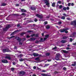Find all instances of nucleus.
I'll return each mask as SVG.
<instances>
[{
  "label": "nucleus",
  "mask_w": 76,
  "mask_h": 76,
  "mask_svg": "<svg viewBox=\"0 0 76 76\" xmlns=\"http://www.w3.org/2000/svg\"><path fill=\"white\" fill-rule=\"evenodd\" d=\"M25 72L23 71L20 72L18 73V75H19V76H24V75H25Z\"/></svg>",
  "instance_id": "obj_1"
},
{
  "label": "nucleus",
  "mask_w": 76,
  "mask_h": 76,
  "mask_svg": "<svg viewBox=\"0 0 76 76\" xmlns=\"http://www.w3.org/2000/svg\"><path fill=\"white\" fill-rule=\"evenodd\" d=\"M5 58H6L7 59H8V60H11V57L10 56H9V55H7L5 57Z\"/></svg>",
  "instance_id": "obj_2"
},
{
  "label": "nucleus",
  "mask_w": 76,
  "mask_h": 76,
  "mask_svg": "<svg viewBox=\"0 0 76 76\" xmlns=\"http://www.w3.org/2000/svg\"><path fill=\"white\" fill-rule=\"evenodd\" d=\"M30 9L33 10H36V7H35L34 5H32V7H31Z\"/></svg>",
  "instance_id": "obj_3"
},
{
  "label": "nucleus",
  "mask_w": 76,
  "mask_h": 76,
  "mask_svg": "<svg viewBox=\"0 0 76 76\" xmlns=\"http://www.w3.org/2000/svg\"><path fill=\"white\" fill-rule=\"evenodd\" d=\"M16 39H17V41H18L19 42H20L21 41H22V39L19 37H15Z\"/></svg>",
  "instance_id": "obj_4"
},
{
  "label": "nucleus",
  "mask_w": 76,
  "mask_h": 76,
  "mask_svg": "<svg viewBox=\"0 0 76 76\" xmlns=\"http://www.w3.org/2000/svg\"><path fill=\"white\" fill-rule=\"evenodd\" d=\"M1 61L3 63H8V61L6 59H3Z\"/></svg>",
  "instance_id": "obj_5"
},
{
  "label": "nucleus",
  "mask_w": 76,
  "mask_h": 76,
  "mask_svg": "<svg viewBox=\"0 0 76 76\" xmlns=\"http://www.w3.org/2000/svg\"><path fill=\"white\" fill-rule=\"evenodd\" d=\"M36 16L38 17V18H40V19H42V18H43V17L41 15H39L38 14H37L36 15Z\"/></svg>",
  "instance_id": "obj_6"
},
{
  "label": "nucleus",
  "mask_w": 76,
  "mask_h": 76,
  "mask_svg": "<svg viewBox=\"0 0 76 76\" xmlns=\"http://www.w3.org/2000/svg\"><path fill=\"white\" fill-rule=\"evenodd\" d=\"M20 31V30H17L16 31H14V32L10 34V35H15V34H16V32H18V31Z\"/></svg>",
  "instance_id": "obj_7"
},
{
  "label": "nucleus",
  "mask_w": 76,
  "mask_h": 76,
  "mask_svg": "<svg viewBox=\"0 0 76 76\" xmlns=\"http://www.w3.org/2000/svg\"><path fill=\"white\" fill-rule=\"evenodd\" d=\"M67 29H69V28H65L64 29H60L59 30V31H60V32H64L66 30H67Z\"/></svg>",
  "instance_id": "obj_8"
},
{
  "label": "nucleus",
  "mask_w": 76,
  "mask_h": 76,
  "mask_svg": "<svg viewBox=\"0 0 76 76\" xmlns=\"http://www.w3.org/2000/svg\"><path fill=\"white\" fill-rule=\"evenodd\" d=\"M3 51L4 53H5V52H9V51L10 52L11 51H9L7 49H4L3 50Z\"/></svg>",
  "instance_id": "obj_9"
},
{
  "label": "nucleus",
  "mask_w": 76,
  "mask_h": 76,
  "mask_svg": "<svg viewBox=\"0 0 76 76\" xmlns=\"http://www.w3.org/2000/svg\"><path fill=\"white\" fill-rule=\"evenodd\" d=\"M35 38H31L29 39V41H35Z\"/></svg>",
  "instance_id": "obj_10"
},
{
  "label": "nucleus",
  "mask_w": 76,
  "mask_h": 76,
  "mask_svg": "<svg viewBox=\"0 0 76 76\" xmlns=\"http://www.w3.org/2000/svg\"><path fill=\"white\" fill-rule=\"evenodd\" d=\"M41 75L43 76H51L50 75H49L45 74H42Z\"/></svg>",
  "instance_id": "obj_11"
},
{
  "label": "nucleus",
  "mask_w": 76,
  "mask_h": 76,
  "mask_svg": "<svg viewBox=\"0 0 76 76\" xmlns=\"http://www.w3.org/2000/svg\"><path fill=\"white\" fill-rule=\"evenodd\" d=\"M26 60V58H24V59H23L22 58H20V59H19V61H24V60Z\"/></svg>",
  "instance_id": "obj_12"
},
{
  "label": "nucleus",
  "mask_w": 76,
  "mask_h": 76,
  "mask_svg": "<svg viewBox=\"0 0 76 76\" xmlns=\"http://www.w3.org/2000/svg\"><path fill=\"white\" fill-rule=\"evenodd\" d=\"M35 60H36V61H39L40 60V59H39V57H37V58H35Z\"/></svg>",
  "instance_id": "obj_13"
},
{
  "label": "nucleus",
  "mask_w": 76,
  "mask_h": 76,
  "mask_svg": "<svg viewBox=\"0 0 76 76\" xmlns=\"http://www.w3.org/2000/svg\"><path fill=\"white\" fill-rule=\"evenodd\" d=\"M73 63L72 64V66H76V61H75L74 62H73Z\"/></svg>",
  "instance_id": "obj_14"
},
{
  "label": "nucleus",
  "mask_w": 76,
  "mask_h": 76,
  "mask_svg": "<svg viewBox=\"0 0 76 76\" xmlns=\"http://www.w3.org/2000/svg\"><path fill=\"white\" fill-rule=\"evenodd\" d=\"M63 52L64 53H65L66 54H67V53H69L68 52V51H66L65 50H62Z\"/></svg>",
  "instance_id": "obj_15"
},
{
  "label": "nucleus",
  "mask_w": 76,
  "mask_h": 76,
  "mask_svg": "<svg viewBox=\"0 0 76 76\" xmlns=\"http://www.w3.org/2000/svg\"><path fill=\"white\" fill-rule=\"evenodd\" d=\"M21 11L22 12H26V11L24 9H21Z\"/></svg>",
  "instance_id": "obj_16"
},
{
  "label": "nucleus",
  "mask_w": 76,
  "mask_h": 76,
  "mask_svg": "<svg viewBox=\"0 0 76 76\" xmlns=\"http://www.w3.org/2000/svg\"><path fill=\"white\" fill-rule=\"evenodd\" d=\"M33 56H34L35 57L37 56H39V54L38 53H34Z\"/></svg>",
  "instance_id": "obj_17"
},
{
  "label": "nucleus",
  "mask_w": 76,
  "mask_h": 76,
  "mask_svg": "<svg viewBox=\"0 0 76 76\" xmlns=\"http://www.w3.org/2000/svg\"><path fill=\"white\" fill-rule=\"evenodd\" d=\"M8 29L7 28H3V31H7Z\"/></svg>",
  "instance_id": "obj_18"
},
{
  "label": "nucleus",
  "mask_w": 76,
  "mask_h": 76,
  "mask_svg": "<svg viewBox=\"0 0 76 76\" xmlns=\"http://www.w3.org/2000/svg\"><path fill=\"white\" fill-rule=\"evenodd\" d=\"M50 55V53H47L45 54L46 56H49Z\"/></svg>",
  "instance_id": "obj_19"
},
{
  "label": "nucleus",
  "mask_w": 76,
  "mask_h": 76,
  "mask_svg": "<svg viewBox=\"0 0 76 76\" xmlns=\"http://www.w3.org/2000/svg\"><path fill=\"white\" fill-rule=\"evenodd\" d=\"M66 40H62V41H61V42L62 43H66Z\"/></svg>",
  "instance_id": "obj_20"
},
{
  "label": "nucleus",
  "mask_w": 76,
  "mask_h": 76,
  "mask_svg": "<svg viewBox=\"0 0 76 76\" xmlns=\"http://www.w3.org/2000/svg\"><path fill=\"white\" fill-rule=\"evenodd\" d=\"M6 27L7 28V29H9V28H10V25H8Z\"/></svg>",
  "instance_id": "obj_21"
},
{
  "label": "nucleus",
  "mask_w": 76,
  "mask_h": 76,
  "mask_svg": "<svg viewBox=\"0 0 76 76\" xmlns=\"http://www.w3.org/2000/svg\"><path fill=\"white\" fill-rule=\"evenodd\" d=\"M71 25H75V21H74L73 22H71Z\"/></svg>",
  "instance_id": "obj_22"
},
{
  "label": "nucleus",
  "mask_w": 76,
  "mask_h": 76,
  "mask_svg": "<svg viewBox=\"0 0 76 76\" xmlns=\"http://www.w3.org/2000/svg\"><path fill=\"white\" fill-rule=\"evenodd\" d=\"M35 35H34V37H38V36L39 35V33H38V34H35Z\"/></svg>",
  "instance_id": "obj_23"
},
{
  "label": "nucleus",
  "mask_w": 76,
  "mask_h": 76,
  "mask_svg": "<svg viewBox=\"0 0 76 76\" xmlns=\"http://www.w3.org/2000/svg\"><path fill=\"white\" fill-rule=\"evenodd\" d=\"M18 56L20 57V58H21V57H23V55L20 54Z\"/></svg>",
  "instance_id": "obj_24"
},
{
  "label": "nucleus",
  "mask_w": 76,
  "mask_h": 76,
  "mask_svg": "<svg viewBox=\"0 0 76 76\" xmlns=\"http://www.w3.org/2000/svg\"><path fill=\"white\" fill-rule=\"evenodd\" d=\"M56 57H58L60 58V54L59 53H57L56 54Z\"/></svg>",
  "instance_id": "obj_25"
},
{
  "label": "nucleus",
  "mask_w": 76,
  "mask_h": 76,
  "mask_svg": "<svg viewBox=\"0 0 76 76\" xmlns=\"http://www.w3.org/2000/svg\"><path fill=\"white\" fill-rule=\"evenodd\" d=\"M46 5L47 6H48V7H50V3H49L48 2L46 3Z\"/></svg>",
  "instance_id": "obj_26"
},
{
  "label": "nucleus",
  "mask_w": 76,
  "mask_h": 76,
  "mask_svg": "<svg viewBox=\"0 0 76 76\" xmlns=\"http://www.w3.org/2000/svg\"><path fill=\"white\" fill-rule=\"evenodd\" d=\"M55 2H53L52 5V6H53V7H55Z\"/></svg>",
  "instance_id": "obj_27"
},
{
  "label": "nucleus",
  "mask_w": 76,
  "mask_h": 76,
  "mask_svg": "<svg viewBox=\"0 0 76 76\" xmlns=\"http://www.w3.org/2000/svg\"><path fill=\"white\" fill-rule=\"evenodd\" d=\"M59 57H58L57 56H56V60H59Z\"/></svg>",
  "instance_id": "obj_28"
},
{
  "label": "nucleus",
  "mask_w": 76,
  "mask_h": 76,
  "mask_svg": "<svg viewBox=\"0 0 76 76\" xmlns=\"http://www.w3.org/2000/svg\"><path fill=\"white\" fill-rule=\"evenodd\" d=\"M46 28L47 29H49V28H50V26H46Z\"/></svg>",
  "instance_id": "obj_29"
},
{
  "label": "nucleus",
  "mask_w": 76,
  "mask_h": 76,
  "mask_svg": "<svg viewBox=\"0 0 76 76\" xmlns=\"http://www.w3.org/2000/svg\"><path fill=\"white\" fill-rule=\"evenodd\" d=\"M74 35H75V34H73L72 35H71L70 36V37H74Z\"/></svg>",
  "instance_id": "obj_30"
},
{
  "label": "nucleus",
  "mask_w": 76,
  "mask_h": 76,
  "mask_svg": "<svg viewBox=\"0 0 76 76\" xmlns=\"http://www.w3.org/2000/svg\"><path fill=\"white\" fill-rule=\"evenodd\" d=\"M34 31H31V30H29L27 31L28 32V33H30V32H33Z\"/></svg>",
  "instance_id": "obj_31"
},
{
  "label": "nucleus",
  "mask_w": 76,
  "mask_h": 76,
  "mask_svg": "<svg viewBox=\"0 0 76 76\" xmlns=\"http://www.w3.org/2000/svg\"><path fill=\"white\" fill-rule=\"evenodd\" d=\"M1 5L3 6H6V4L5 3H3Z\"/></svg>",
  "instance_id": "obj_32"
},
{
  "label": "nucleus",
  "mask_w": 76,
  "mask_h": 76,
  "mask_svg": "<svg viewBox=\"0 0 76 76\" xmlns=\"http://www.w3.org/2000/svg\"><path fill=\"white\" fill-rule=\"evenodd\" d=\"M61 19H65V17H64V16H62V17H61Z\"/></svg>",
  "instance_id": "obj_33"
},
{
  "label": "nucleus",
  "mask_w": 76,
  "mask_h": 76,
  "mask_svg": "<svg viewBox=\"0 0 76 76\" xmlns=\"http://www.w3.org/2000/svg\"><path fill=\"white\" fill-rule=\"evenodd\" d=\"M40 40H39V41L40 42H43V41H43V39L42 38H40Z\"/></svg>",
  "instance_id": "obj_34"
},
{
  "label": "nucleus",
  "mask_w": 76,
  "mask_h": 76,
  "mask_svg": "<svg viewBox=\"0 0 76 76\" xmlns=\"http://www.w3.org/2000/svg\"><path fill=\"white\" fill-rule=\"evenodd\" d=\"M50 64H45V67H47V66H49Z\"/></svg>",
  "instance_id": "obj_35"
},
{
  "label": "nucleus",
  "mask_w": 76,
  "mask_h": 76,
  "mask_svg": "<svg viewBox=\"0 0 76 76\" xmlns=\"http://www.w3.org/2000/svg\"><path fill=\"white\" fill-rule=\"evenodd\" d=\"M67 38V37L65 36V37H63V39H66V38Z\"/></svg>",
  "instance_id": "obj_36"
},
{
  "label": "nucleus",
  "mask_w": 76,
  "mask_h": 76,
  "mask_svg": "<svg viewBox=\"0 0 76 76\" xmlns=\"http://www.w3.org/2000/svg\"><path fill=\"white\" fill-rule=\"evenodd\" d=\"M67 30H69V29H67L64 32H65V33H68V31H67Z\"/></svg>",
  "instance_id": "obj_37"
},
{
  "label": "nucleus",
  "mask_w": 76,
  "mask_h": 76,
  "mask_svg": "<svg viewBox=\"0 0 76 76\" xmlns=\"http://www.w3.org/2000/svg\"><path fill=\"white\" fill-rule=\"evenodd\" d=\"M11 70H12V71H13L15 70V68H11Z\"/></svg>",
  "instance_id": "obj_38"
},
{
  "label": "nucleus",
  "mask_w": 76,
  "mask_h": 76,
  "mask_svg": "<svg viewBox=\"0 0 76 76\" xmlns=\"http://www.w3.org/2000/svg\"><path fill=\"white\" fill-rule=\"evenodd\" d=\"M63 15H64V16H66V17L68 16V15H66V14L65 13L63 14Z\"/></svg>",
  "instance_id": "obj_39"
},
{
  "label": "nucleus",
  "mask_w": 76,
  "mask_h": 76,
  "mask_svg": "<svg viewBox=\"0 0 76 76\" xmlns=\"http://www.w3.org/2000/svg\"><path fill=\"white\" fill-rule=\"evenodd\" d=\"M63 7V6L61 5H60L59 6V8L60 9H61L62 8V7Z\"/></svg>",
  "instance_id": "obj_40"
},
{
  "label": "nucleus",
  "mask_w": 76,
  "mask_h": 76,
  "mask_svg": "<svg viewBox=\"0 0 76 76\" xmlns=\"http://www.w3.org/2000/svg\"><path fill=\"white\" fill-rule=\"evenodd\" d=\"M35 34H33L31 35L30 37H34V36H35Z\"/></svg>",
  "instance_id": "obj_41"
},
{
  "label": "nucleus",
  "mask_w": 76,
  "mask_h": 76,
  "mask_svg": "<svg viewBox=\"0 0 76 76\" xmlns=\"http://www.w3.org/2000/svg\"><path fill=\"white\" fill-rule=\"evenodd\" d=\"M42 72H47V71L46 70H43L42 71Z\"/></svg>",
  "instance_id": "obj_42"
},
{
  "label": "nucleus",
  "mask_w": 76,
  "mask_h": 76,
  "mask_svg": "<svg viewBox=\"0 0 76 76\" xmlns=\"http://www.w3.org/2000/svg\"><path fill=\"white\" fill-rule=\"evenodd\" d=\"M69 41H70V42H72V41H73V39H72V38H70V39Z\"/></svg>",
  "instance_id": "obj_43"
},
{
  "label": "nucleus",
  "mask_w": 76,
  "mask_h": 76,
  "mask_svg": "<svg viewBox=\"0 0 76 76\" xmlns=\"http://www.w3.org/2000/svg\"><path fill=\"white\" fill-rule=\"evenodd\" d=\"M39 42V41H38V40H36L35 42L36 44H38V43Z\"/></svg>",
  "instance_id": "obj_44"
},
{
  "label": "nucleus",
  "mask_w": 76,
  "mask_h": 76,
  "mask_svg": "<svg viewBox=\"0 0 76 76\" xmlns=\"http://www.w3.org/2000/svg\"><path fill=\"white\" fill-rule=\"evenodd\" d=\"M63 10H66V7H64L63 8Z\"/></svg>",
  "instance_id": "obj_45"
},
{
  "label": "nucleus",
  "mask_w": 76,
  "mask_h": 76,
  "mask_svg": "<svg viewBox=\"0 0 76 76\" xmlns=\"http://www.w3.org/2000/svg\"><path fill=\"white\" fill-rule=\"evenodd\" d=\"M46 38H48V37H49V35H46L45 36Z\"/></svg>",
  "instance_id": "obj_46"
},
{
  "label": "nucleus",
  "mask_w": 76,
  "mask_h": 76,
  "mask_svg": "<svg viewBox=\"0 0 76 76\" xmlns=\"http://www.w3.org/2000/svg\"><path fill=\"white\" fill-rule=\"evenodd\" d=\"M47 38L46 37H45L44 38V39L43 40V41H44L45 40H46L47 39Z\"/></svg>",
  "instance_id": "obj_47"
},
{
  "label": "nucleus",
  "mask_w": 76,
  "mask_h": 76,
  "mask_svg": "<svg viewBox=\"0 0 76 76\" xmlns=\"http://www.w3.org/2000/svg\"><path fill=\"white\" fill-rule=\"evenodd\" d=\"M45 4L47 3H48V1H47V0H45Z\"/></svg>",
  "instance_id": "obj_48"
},
{
  "label": "nucleus",
  "mask_w": 76,
  "mask_h": 76,
  "mask_svg": "<svg viewBox=\"0 0 76 76\" xmlns=\"http://www.w3.org/2000/svg\"><path fill=\"white\" fill-rule=\"evenodd\" d=\"M21 15H23L24 16H25L26 15V14L25 13H23L21 14Z\"/></svg>",
  "instance_id": "obj_49"
},
{
  "label": "nucleus",
  "mask_w": 76,
  "mask_h": 76,
  "mask_svg": "<svg viewBox=\"0 0 76 76\" xmlns=\"http://www.w3.org/2000/svg\"><path fill=\"white\" fill-rule=\"evenodd\" d=\"M37 20L38 19H37V18H35L34 19V22H37Z\"/></svg>",
  "instance_id": "obj_50"
},
{
  "label": "nucleus",
  "mask_w": 76,
  "mask_h": 76,
  "mask_svg": "<svg viewBox=\"0 0 76 76\" xmlns=\"http://www.w3.org/2000/svg\"><path fill=\"white\" fill-rule=\"evenodd\" d=\"M16 6L18 7V6H19V4H16L15 5Z\"/></svg>",
  "instance_id": "obj_51"
},
{
  "label": "nucleus",
  "mask_w": 76,
  "mask_h": 76,
  "mask_svg": "<svg viewBox=\"0 0 76 76\" xmlns=\"http://www.w3.org/2000/svg\"><path fill=\"white\" fill-rule=\"evenodd\" d=\"M33 27L34 28V27H35L36 26H37V25H35V24H33Z\"/></svg>",
  "instance_id": "obj_52"
},
{
  "label": "nucleus",
  "mask_w": 76,
  "mask_h": 76,
  "mask_svg": "<svg viewBox=\"0 0 76 76\" xmlns=\"http://www.w3.org/2000/svg\"><path fill=\"white\" fill-rule=\"evenodd\" d=\"M63 70H66V69H66V68L64 67L63 68Z\"/></svg>",
  "instance_id": "obj_53"
},
{
  "label": "nucleus",
  "mask_w": 76,
  "mask_h": 76,
  "mask_svg": "<svg viewBox=\"0 0 76 76\" xmlns=\"http://www.w3.org/2000/svg\"><path fill=\"white\" fill-rule=\"evenodd\" d=\"M19 43V45H22V43L21 42H20Z\"/></svg>",
  "instance_id": "obj_54"
},
{
  "label": "nucleus",
  "mask_w": 76,
  "mask_h": 76,
  "mask_svg": "<svg viewBox=\"0 0 76 76\" xmlns=\"http://www.w3.org/2000/svg\"><path fill=\"white\" fill-rule=\"evenodd\" d=\"M57 49V47H55V48H53V50H56Z\"/></svg>",
  "instance_id": "obj_55"
},
{
  "label": "nucleus",
  "mask_w": 76,
  "mask_h": 76,
  "mask_svg": "<svg viewBox=\"0 0 76 76\" xmlns=\"http://www.w3.org/2000/svg\"><path fill=\"white\" fill-rule=\"evenodd\" d=\"M70 4H71V3H68V6H70Z\"/></svg>",
  "instance_id": "obj_56"
},
{
  "label": "nucleus",
  "mask_w": 76,
  "mask_h": 76,
  "mask_svg": "<svg viewBox=\"0 0 76 76\" xmlns=\"http://www.w3.org/2000/svg\"><path fill=\"white\" fill-rule=\"evenodd\" d=\"M58 24H61V21H59V22H58Z\"/></svg>",
  "instance_id": "obj_57"
},
{
  "label": "nucleus",
  "mask_w": 76,
  "mask_h": 76,
  "mask_svg": "<svg viewBox=\"0 0 76 76\" xmlns=\"http://www.w3.org/2000/svg\"><path fill=\"white\" fill-rule=\"evenodd\" d=\"M71 5L72 6H74V4H73V3H72L71 4Z\"/></svg>",
  "instance_id": "obj_58"
},
{
  "label": "nucleus",
  "mask_w": 76,
  "mask_h": 76,
  "mask_svg": "<svg viewBox=\"0 0 76 76\" xmlns=\"http://www.w3.org/2000/svg\"><path fill=\"white\" fill-rule=\"evenodd\" d=\"M46 18H48V19L50 18V16L48 15L47 17Z\"/></svg>",
  "instance_id": "obj_59"
},
{
  "label": "nucleus",
  "mask_w": 76,
  "mask_h": 76,
  "mask_svg": "<svg viewBox=\"0 0 76 76\" xmlns=\"http://www.w3.org/2000/svg\"><path fill=\"white\" fill-rule=\"evenodd\" d=\"M36 68H37V67L35 66H34L33 67V69H36Z\"/></svg>",
  "instance_id": "obj_60"
},
{
  "label": "nucleus",
  "mask_w": 76,
  "mask_h": 76,
  "mask_svg": "<svg viewBox=\"0 0 76 76\" xmlns=\"http://www.w3.org/2000/svg\"><path fill=\"white\" fill-rule=\"evenodd\" d=\"M58 2V3H59V4H60L61 3V1H59Z\"/></svg>",
  "instance_id": "obj_61"
},
{
  "label": "nucleus",
  "mask_w": 76,
  "mask_h": 76,
  "mask_svg": "<svg viewBox=\"0 0 76 76\" xmlns=\"http://www.w3.org/2000/svg\"><path fill=\"white\" fill-rule=\"evenodd\" d=\"M44 23L45 24H47L48 23L47 22V21L45 22Z\"/></svg>",
  "instance_id": "obj_62"
},
{
  "label": "nucleus",
  "mask_w": 76,
  "mask_h": 76,
  "mask_svg": "<svg viewBox=\"0 0 76 76\" xmlns=\"http://www.w3.org/2000/svg\"><path fill=\"white\" fill-rule=\"evenodd\" d=\"M66 9H67V10H69V7H66Z\"/></svg>",
  "instance_id": "obj_63"
},
{
  "label": "nucleus",
  "mask_w": 76,
  "mask_h": 76,
  "mask_svg": "<svg viewBox=\"0 0 76 76\" xmlns=\"http://www.w3.org/2000/svg\"><path fill=\"white\" fill-rule=\"evenodd\" d=\"M26 39L25 38H23V39H22V40L23 41H25V40Z\"/></svg>",
  "instance_id": "obj_64"
}]
</instances>
